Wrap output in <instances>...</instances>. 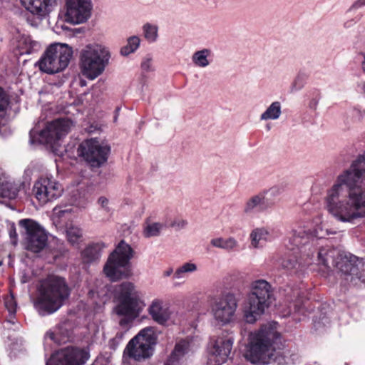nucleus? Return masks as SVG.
<instances>
[{
  "mask_svg": "<svg viewBox=\"0 0 365 365\" xmlns=\"http://www.w3.org/2000/svg\"><path fill=\"white\" fill-rule=\"evenodd\" d=\"M326 203L328 212L339 221L353 222L365 217V153L337 177Z\"/></svg>",
  "mask_w": 365,
  "mask_h": 365,
  "instance_id": "1",
  "label": "nucleus"
},
{
  "mask_svg": "<svg viewBox=\"0 0 365 365\" xmlns=\"http://www.w3.org/2000/svg\"><path fill=\"white\" fill-rule=\"evenodd\" d=\"M282 346V334L276 327L270 324H263L250 333L245 356L254 364H284L287 362L281 353Z\"/></svg>",
  "mask_w": 365,
  "mask_h": 365,
  "instance_id": "2",
  "label": "nucleus"
},
{
  "mask_svg": "<svg viewBox=\"0 0 365 365\" xmlns=\"http://www.w3.org/2000/svg\"><path fill=\"white\" fill-rule=\"evenodd\" d=\"M115 298L118 304L115 312L117 315L123 317L119 324L125 327L139 317L145 304L134 284L130 282H124L116 287Z\"/></svg>",
  "mask_w": 365,
  "mask_h": 365,
  "instance_id": "3",
  "label": "nucleus"
},
{
  "mask_svg": "<svg viewBox=\"0 0 365 365\" xmlns=\"http://www.w3.org/2000/svg\"><path fill=\"white\" fill-rule=\"evenodd\" d=\"M273 294L270 284L259 279L252 284V291L243 309V317L246 322L254 324L264 313L272 301Z\"/></svg>",
  "mask_w": 365,
  "mask_h": 365,
  "instance_id": "4",
  "label": "nucleus"
},
{
  "mask_svg": "<svg viewBox=\"0 0 365 365\" xmlns=\"http://www.w3.org/2000/svg\"><path fill=\"white\" fill-rule=\"evenodd\" d=\"M134 251L124 240H121L110 253L104 265L103 272L112 281L127 278L130 275V260Z\"/></svg>",
  "mask_w": 365,
  "mask_h": 365,
  "instance_id": "5",
  "label": "nucleus"
},
{
  "mask_svg": "<svg viewBox=\"0 0 365 365\" xmlns=\"http://www.w3.org/2000/svg\"><path fill=\"white\" fill-rule=\"evenodd\" d=\"M25 248L38 253L46 247V231L41 225L32 219H22L19 222Z\"/></svg>",
  "mask_w": 365,
  "mask_h": 365,
  "instance_id": "6",
  "label": "nucleus"
},
{
  "mask_svg": "<svg viewBox=\"0 0 365 365\" xmlns=\"http://www.w3.org/2000/svg\"><path fill=\"white\" fill-rule=\"evenodd\" d=\"M107 56L101 48L87 46L81 54L82 73L92 80L98 77L105 69L106 63L108 60Z\"/></svg>",
  "mask_w": 365,
  "mask_h": 365,
  "instance_id": "7",
  "label": "nucleus"
},
{
  "mask_svg": "<svg viewBox=\"0 0 365 365\" xmlns=\"http://www.w3.org/2000/svg\"><path fill=\"white\" fill-rule=\"evenodd\" d=\"M110 151L109 145H103L96 138L83 140L77 150L78 155L93 168H99L104 164Z\"/></svg>",
  "mask_w": 365,
  "mask_h": 365,
  "instance_id": "8",
  "label": "nucleus"
},
{
  "mask_svg": "<svg viewBox=\"0 0 365 365\" xmlns=\"http://www.w3.org/2000/svg\"><path fill=\"white\" fill-rule=\"evenodd\" d=\"M69 295L70 289L63 277L47 274V314L57 311Z\"/></svg>",
  "mask_w": 365,
  "mask_h": 365,
  "instance_id": "9",
  "label": "nucleus"
},
{
  "mask_svg": "<svg viewBox=\"0 0 365 365\" xmlns=\"http://www.w3.org/2000/svg\"><path fill=\"white\" fill-rule=\"evenodd\" d=\"M208 302L216 321L222 324H227L234 319L237 299L233 294L227 293L219 297L209 296Z\"/></svg>",
  "mask_w": 365,
  "mask_h": 365,
  "instance_id": "10",
  "label": "nucleus"
},
{
  "mask_svg": "<svg viewBox=\"0 0 365 365\" xmlns=\"http://www.w3.org/2000/svg\"><path fill=\"white\" fill-rule=\"evenodd\" d=\"M358 261V257L351 254L337 256L336 268L341 273V277L350 286L357 287L365 283V274L359 267Z\"/></svg>",
  "mask_w": 365,
  "mask_h": 365,
  "instance_id": "11",
  "label": "nucleus"
},
{
  "mask_svg": "<svg viewBox=\"0 0 365 365\" xmlns=\"http://www.w3.org/2000/svg\"><path fill=\"white\" fill-rule=\"evenodd\" d=\"M155 344V338L143 329L128 342L125 351L130 358L140 361L153 354Z\"/></svg>",
  "mask_w": 365,
  "mask_h": 365,
  "instance_id": "12",
  "label": "nucleus"
},
{
  "mask_svg": "<svg viewBox=\"0 0 365 365\" xmlns=\"http://www.w3.org/2000/svg\"><path fill=\"white\" fill-rule=\"evenodd\" d=\"M73 56V51L66 44L54 43L47 47V74H53L65 69Z\"/></svg>",
  "mask_w": 365,
  "mask_h": 365,
  "instance_id": "13",
  "label": "nucleus"
},
{
  "mask_svg": "<svg viewBox=\"0 0 365 365\" xmlns=\"http://www.w3.org/2000/svg\"><path fill=\"white\" fill-rule=\"evenodd\" d=\"M89 356L84 349L68 346L52 354L47 365H83Z\"/></svg>",
  "mask_w": 365,
  "mask_h": 365,
  "instance_id": "14",
  "label": "nucleus"
},
{
  "mask_svg": "<svg viewBox=\"0 0 365 365\" xmlns=\"http://www.w3.org/2000/svg\"><path fill=\"white\" fill-rule=\"evenodd\" d=\"M72 210L66 208L61 210L56 207L53 209L51 220L57 229H64L68 240L71 244L78 243L82 237L81 230L72 224Z\"/></svg>",
  "mask_w": 365,
  "mask_h": 365,
  "instance_id": "15",
  "label": "nucleus"
},
{
  "mask_svg": "<svg viewBox=\"0 0 365 365\" xmlns=\"http://www.w3.org/2000/svg\"><path fill=\"white\" fill-rule=\"evenodd\" d=\"M66 21L73 24L86 22L91 14V0H66Z\"/></svg>",
  "mask_w": 365,
  "mask_h": 365,
  "instance_id": "16",
  "label": "nucleus"
},
{
  "mask_svg": "<svg viewBox=\"0 0 365 365\" xmlns=\"http://www.w3.org/2000/svg\"><path fill=\"white\" fill-rule=\"evenodd\" d=\"M72 125V120L68 118H57L47 122V146L49 145L53 152L57 150L59 142L68 135Z\"/></svg>",
  "mask_w": 365,
  "mask_h": 365,
  "instance_id": "17",
  "label": "nucleus"
},
{
  "mask_svg": "<svg viewBox=\"0 0 365 365\" xmlns=\"http://www.w3.org/2000/svg\"><path fill=\"white\" fill-rule=\"evenodd\" d=\"M280 190L274 187L267 191L259 192L258 195L252 197L246 203L244 211L246 213L257 210L262 212L271 207L274 205L273 200L268 197H275L279 195Z\"/></svg>",
  "mask_w": 365,
  "mask_h": 365,
  "instance_id": "18",
  "label": "nucleus"
},
{
  "mask_svg": "<svg viewBox=\"0 0 365 365\" xmlns=\"http://www.w3.org/2000/svg\"><path fill=\"white\" fill-rule=\"evenodd\" d=\"M29 298L35 310L41 316L46 315V279L42 277L34 280L29 288Z\"/></svg>",
  "mask_w": 365,
  "mask_h": 365,
  "instance_id": "19",
  "label": "nucleus"
},
{
  "mask_svg": "<svg viewBox=\"0 0 365 365\" xmlns=\"http://www.w3.org/2000/svg\"><path fill=\"white\" fill-rule=\"evenodd\" d=\"M233 342L234 339L231 336L217 338L209 359L210 365H222L226 362L231 353Z\"/></svg>",
  "mask_w": 365,
  "mask_h": 365,
  "instance_id": "20",
  "label": "nucleus"
},
{
  "mask_svg": "<svg viewBox=\"0 0 365 365\" xmlns=\"http://www.w3.org/2000/svg\"><path fill=\"white\" fill-rule=\"evenodd\" d=\"M66 250L62 242L47 232V263L55 264L63 269L66 266Z\"/></svg>",
  "mask_w": 365,
  "mask_h": 365,
  "instance_id": "21",
  "label": "nucleus"
},
{
  "mask_svg": "<svg viewBox=\"0 0 365 365\" xmlns=\"http://www.w3.org/2000/svg\"><path fill=\"white\" fill-rule=\"evenodd\" d=\"M105 247L106 245L102 242L89 243L81 252L83 263L91 264L98 262Z\"/></svg>",
  "mask_w": 365,
  "mask_h": 365,
  "instance_id": "22",
  "label": "nucleus"
},
{
  "mask_svg": "<svg viewBox=\"0 0 365 365\" xmlns=\"http://www.w3.org/2000/svg\"><path fill=\"white\" fill-rule=\"evenodd\" d=\"M148 313L152 319L159 324H165L170 318V312L168 307L163 306L160 299H154L148 308Z\"/></svg>",
  "mask_w": 365,
  "mask_h": 365,
  "instance_id": "23",
  "label": "nucleus"
},
{
  "mask_svg": "<svg viewBox=\"0 0 365 365\" xmlns=\"http://www.w3.org/2000/svg\"><path fill=\"white\" fill-rule=\"evenodd\" d=\"M30 143L35 146L46 144V120L44 118L36 123L30 131Z\"/></svg>",
  "mask_w": 365,
  "mask_h": 365,
  "instance_id": "24",
  "label": "nucleus"
},
{
  "mask_svg": "<svg viewBox=\"0 0 365 365\" xmlns=\"http://www.w3.org/2000/svg\"><path fill=\"white\" fill-rule=\"evenodd\" d=\"M312 236V232L309 229L306 230L304 227H299L294 230L289 240V244L293 246L290 249L294 250V247H299L305 245Z\"/></svg>",
  "mask_w": 365,
  "mask_h": 365,
  "instance_id": "25",
  "label": "nucleus"
},
{
  "mask_svg": "<svg viewBox=\"0 0 365 365\" xmlns=\"http://www.w3.org/2000/svg\"><path fill=\"white\" fill-rule=\"evenodd\" d=\"M336 255H339L334 249L322 247L318 252L319 264L323 265L328 270L331 269V267H336Z\"/></svg>",
  "mask_w": 365,
  "mask_h": 365,
  "instance_id": "26",
  "label": "nucleus"
},
{
  "mask_svg": "<svg viewBox=\"0 0 365 365\" xmlns=\"http://www.w3.org/2000/svg\"><path fill=\"white\" fill-rule=\"evenodd\" d=\"M21 4L33 14L41 19L46 15V0H20Z\"/></svg>",
  "mask_w": 365,
  "mask_h": 365,
  "instance_id": "27",
  "label": "nucleus"
},
{
  "mask_svg": "<svg viewBox=\"0 0 365 365\" xmlns=\"http://www.w3.org/2000/svg\"><path fill=\"white\" fill-rule=\"evenodd\" d=\"M269 232L264 228H256L250 234L251 244L254 247H262L270 240Z\"/></svg>",
  "mask_w": 365,
  "mask_h": 365,
  "instance_id": "28",
  "label": "nucleus"
},
{
  "mask_svg": "<svg viewBox=\"0 0 365 365\" xmlns=\"http://www.w3.org/2000/svg\"><path fill=\"white\" fill-rule=\"evenodd\" d=\"M210 244L215 247L231 251L238 245L237 240L233 237L227 239L222 237L214 238L211 240Z\"/></svg>",
  "mask_w": 365,
  "mask_h": 365,
  "instance_id": "29",
  "label": "nucleus"
},
{
  "mask_svg": "<svg viewBox=\"0 0 365 365\" xmlns=\"http://www.w3.org/2000/svg\"><path fill=\"white\" fill-rule=\"evenodd\" d=\"M46 178L41 177L36 181L33 187L35 197L43 203L46 202Z\"/></svg>",
  "mask_w": 365,
  "mask_h": 365,
  "instance_id": "30",
  "label": "nucleus"
},
{
  "mask_svg": "<svg viewBox=\"0 0 365 365\" xmlns=\"http://www.w3.org/2000/svg\"><path fill=\"white\" fill-rule=\"evenodd\" d=\"M281 114V106L278 101L273 102L262 114V120L277 119Z\"/></svg>",
  "mask_w": 365,
  "mask_h": 365,
  "instance_id": "31",
  "label": "nucleus"
},
{
  "mask_svg": "<svg viewBox=\"0 0 365 365\" xmlns=\"http://www.w3.org/2000/svg\"><path fill=\"white\" fill-rule=\"evenodd\" d=\"M62 188L58 183H54L47 177V202L58 198L61 195Z\"/></svg>",
  "mask_w": 365,
  "mask_h": 365,
  "instance_id": "32",
  "label": "nucleus"
},
{
  "mask_svg": "<svg viewBox=\"0 0 365 365\" xmlns=\"http://www.w3.org/2000/svg\"><path fill=\"white\" fill-rule=\"evenodd\" d=\"M210 51L208 49H202L195 52L192 56V61L194 63L200 67H205L209 65L207 56Z\"/></svg>",
  "mask_w": 365,
  "mask_h": 365,
  "instance_id": "33",
  "label": "nucleus"
},
{
  "mask_svg": "<svg viewBox=\"0 0 365 365\" xmlns=\"http://www.w3.org/2000/svg\"><path fill=\"white\" fill-rule=\"evenodd\" d=\"M140 45V38L138 36H132L128 39V43L120 49L123 56H128L134 52Z\"/></svg>",
  "mask_w": 365,
  "mask_h": 365,
  "instance_id": "34",
  "label": "nucleus"
},
{
  "mask_svg": "<svg viewBox=\"0 0 365 365\" xmlns=\"http://www.w3.org/2000/svg\"><path fill=\"white\" fill-rule=\"evenodd\" d=\"M5 307L9 313L7 321L14 324V319L16 312L17 304L15 299L12 296L7 297L5 299Z\"/></svg>",
  "mask_w": 365,
  "mask_h": 365,
  "instance_id": "35",
  "label": "nucleus"
},
{
  "mask_svg": "<svg viewBox=\"0 0 365 365\" xmlns=\"http://www.w3.org/2000/svg\"><path fill=\"white\" fill-rule=\"evenodd\" d=\"M163 227H165V222L163 223L155 222L148 225L144 230L145 236L147 237L158 236Z\"/></svg>",
  "mask_w": 365,
  "mask_h": 365,
  "instance_id": "36",
  "label": "nucleus"
},
{
  "mask_svg": "<svg viewBox=\"0 0 365 365\" xmlns=\"http://www.w3.org/2000/svg\"><path fill=\"white\" fill-rule=\"evenodd\" d=\"M145 38L150 42H154L158 37V27L156 26L146 24L143 26Z\"/></svg>",
  "mask_w": 365,
  "mask_h": 365,
  "instance_id": "37",
  "label": "nucleus"
},
{
  "mask_svg": "<svg viewBox=\"0 0 365 365\" xmlns=\"http://www.w3.org/2000/svg\"><path fill=\"white\" fill-rule=\"evenodd\" d=\"M1 195L3 197L9 199H14L18 195V190L10 184H4L1 187Z\"/></svg>",
  "mask_w": 365,
  "mask_h": 365,
  "instance_id": "38",
  "label": "nucleus"
},
{
  "mask_svg": "<svg viewBox=\"0 0 365 365\" xmlns=\"http://www.w3.org/2000/svg\"><path fill=\"white\" fill-rule=\"evenodd\" d=\"M197 269V267L193 263L187 262L176 269L174 273L175 278H181L187 272H192Z\"/></svg>",
  "mask_w": 365,
  "mask_h": 365,
  "instance_id": "39",
  "label": "nucleus"
},
{
  "mask_svg": "<svg viewBox=\"0 0 365 365\" xmlns=\"http://www.w3.org/2000/svg\"><path fill=\"white\" fill-rule=\"evenodd\" d=\"M188 348L189 343L185 340H181L175 344L172 356H183Z\"/></svg>",
  "mask_w": 365,
  "mask_h": 365,
  "instance_id": "40",
  "label": "nucleus"
},
{
  "mask_svg": "<svg viewBox=\"0 0 365 365\" xmlns=\"http://www.w3.org/2000/svg\"><path fill=\"white\" fill-rule=\"evenodd\" d=\"M124 336V333L123 331H118L116 333L115 336L110 339L108 341V346L112 350H115L119 346L120 343L123 340Z\"/></svg>",
  "mask_w": 365,
  "mask_h": 365,
  "instance_id": "41",
  "label": "nucleus"
},
{
  "mask_svg": "<svg viewBox=\"0 0 365 365\" xmlns=\"http://www.w3.org/2000/svg\"><path fill=\"white\" fill-rule=\"evenodd\" d=\"M187 223V221L183 219H176L174 220H166L165 221V227H178L180 229L184 227Z\"/></svg>",
  "mask_w": 365,
  "mask_h": 365,
  "instance_id": "42",
  "label": "nucleus"
},
{
  "mask_svg": "<svg viewBox=\"0 0 365 365\" xmlns=\"http://www.w3.org/2000/svg\"><path fill=\"white\" fill-rule=\"evenodd\" d=\"M9 104V98L7 93L0 87V112L4 111Z\"/></svg>",
  "mask_w": 365,
  "mask_h": 365,
  "instance_id": "43",
  "label": "nucleus"
},
{
  "mask_svg": "<svg viewBox=\"0 0 365 365\" xmlns=\"http://www.w3.org/2000/svg\"><path fill=\"white\" fill-rule=\"evenodd\" d=\"M307 76L305 75L299 74L293 83V88L295 90L301 89L306 81Z\"/></svg>",
  "mask_w": 365,
  "mask_h": 365,
  "instance_id": "44",
  "label": "nucleus"
},
{
  "mask_svg": "<svg viewBox=\"0 0 365 365\" xmlns=\"http://www.w3.org/2000/svg\"><path fill=\"white\" fill-rule=\"evenodd\" d=\"M36 65L38 66L39 69L46 73V51L43 53L40 60L36 63Z\"/></svg>",
  "mask_w": 365,
  "mask_h": 365,
  "instance_id": "45",
  "label": "nucleus"
},
{
  "mask_svg": "<svg viewBox=\"0 0 365 365\" xmlns=\"http://www.w3.org/2000/svg\"><path fill=\"white\" fill-rule=\"evenodd\" d=\"M150 58H147L141 63V68L144 71H149L150 67Z\"/></svg>",
  "mask_w": 365,
  "mask_h": 365,
  "instance_id": "46",
  "label": "nucleus"
},
{
  "mask_svg": "<svg viewBox=\"0 0 365 365\" xmlns=\"http://www.w3.org/2000/svg\"><path fill=\"white\" fill-rule=\"evenodd\" d=\"M98 203L101 205L102 207L106 208L108 204V200L106 197H101L98 199Z\"/></svg>",
  "mask_w": 365,
  "mask_h": 365,
  "instance_id": "47",
  "label": "nucleus"
},
{
  "mask_svg": "<svg viewBox=\"0 0 365 365\" xmlns=\"http://www.w3.org/2000/svg\"><path fill=\"white\" fill-rule=\"evenodd\" d=\"M363 6H365V0H357L354 3L351 7L353 9H359Z\"/></svg>",
  "mask_w": 365,
  "mask_h": 365,
  "instance_id": "48",
  "label": "nucleus"
},
{
  "mask_svg": "<svg viewBox=\"0 0 365 365\" xmlns=\"http://www.w3.org/2000/svg\"><path fill=\"white\" fill-rule=\"evenodd\" d=\"M60 0H47V13L49 11V7L56 6Z\"/></svg>",
  "mask_w": 365,
  "mask_h": 365,
  "instance_id": "49",
  "label": "nucleus"
},
{
  "mask_svg": "<svg viewBox=\"0 0 365 365\" xmlns=\"http://www.w3.org/2000/svg\"><path fill=\"white\" fill-rule=\"evenodd\" d=\"M10 236H11V238H13V237L16 238L17 234L16 232L15 228H13L12 230H11Z\"/></svg>",
  "mask_w": 365,
  "mask_h": 365,
  "instance_id": "50",
  "label": "nucleus"
},
{
  "mask_svg": "<svg viewBox=\"0 0 365 365\" xmlns=\"http://www.w3.org/2000/svg\"><path fill=\"white\" fill-rule=\"evenodd\" d=\"M361 55L363 56V58H364V61L362 62V69H363V71L365 73V53H361Z\"/></svg>",
  "mask_w": 365,
  "mask_h": 365,
  "instance_id": "51",
  "label": "nucleus"
},
{
  "mask_svg": "<svg viewBox=\"0 0 365 365\" xmlns=\"http://www.w3.org/2000/svg\"><path fill=\"white\" fill-rule=\"evenodd\" d=\"M172 272H173V269H170L165 272V275L170 276L172 274Z\"/></svg>",
  "mask_w": 365,
  "mask_h": 365,
  "instance_id": "52",
  "label": "nucleus"
},
{
  "mask_svg": "<svg viewBox=\"0 0 365 365\" xmlns=\"http://www.w3.org/2000/svg\"><path fill=\"white\" fill-rule=\"evenodd\" d=\"M363 91H364V92L365 93V83H364V85H363Z\"/></svg>",
  "mask_w": 365,
  "mask_h": 365,
  "instance_id": "53",
  "label": "nucleus"
},
{
  "mask_svg": "<svg viewBox=\"0 0 365 365\" xmlns=\"http://www.w3.org/2000/svg\"><path fill=\"white\" fill-rule=\"evenodd\" d=\"M53 333H51V335H50V337L52 339L53 338Z\"/></svg>",
  "mask_w": 365,
  "mask_h": 365,
  "instance_id": "54",
  "label": "nucleus"
},
{
  "mask_svg": "<svg viewBox=\"0 0 365 365\" xmlns=\"http://www.w3.org/2000/svg\"><path fill=\"white\" fill-rule=\"evenodd\" d=\"M290 264H291V267H294V262L293 263L290 262Z\"/></svg>",
  "mask_w": 365,
  "mask_h": 365,
  "instance_id": "55",
  "label": "nucleus"
},
{
  "mask_svg": "<svg viewBox=\"0 0 365 365\" xmlns=\"http://www.w3.org/2000/svg\"><path fill=\"white\" fill-rule=\"evenodd\" d=\"M283 265H284L285 267H287V268L289 267V266H288V265H287V264H283Z\"/></svg>",
  "mask_w": 365,
  "mask_h": 365,
  "instance_id": "56",
  "label": "nucleus"
}]
</instances>
